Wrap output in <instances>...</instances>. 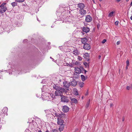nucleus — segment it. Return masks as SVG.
<instances>
[{"instance_id": "obj_46", "label": "nucleus", "mask_w": 132, "mask_h": 132, "mask_svg": "<svg viewBox=\"0 0 132 132\" xmlns=\"http://www.w3.org/2000/svg\"><path fill=\"white\" fill-rule=\"evenodd\" d=\"M130 19L132 20V15L130 17Z\"/></svg>"}, {"instance_id": "obj_29", "label": "nucleus", "mask_w": 132, "mask_h": 132, "mask_svg": "<svg viewBox=\"0 0 132 132\" xmlns=\"http://www.w3.org/2000/svg\"><path fill=\"white\" fill-rule=\"evenodd\" d=\"M126 88L127 90H129L131 88V87L128 86Z\"/></svg>"}, {"instance_id": "obj_57", "label": "nucleus", "mask_w": 132, "mask_h": 132, "mask_svg": "<svg viewBox=\"0 0 132 132\" xmlns=\"http://www.w3.org/2000/svg\"><path fill=\"white\" fill-rule=\"evenodd\" d=\"M2 72V71H0V72Z\"/></svg>"}, {"instance_id": "obj_31", "label": "nucleus", "mask_w": 132, "mask_h": 132, "mask_svg": "<svg viewBox=\"0 0 132 132\" xmlns=\"http://www.w3.org/2000/svg\"><path fill=\"white\" fill-rule=\"evenodd\" d=\"M75 64L76 65H80V64L79 62L76 61L75 63Z\"/></svg>"}, {"instance_id": "obj_52", "label": "nucleus", "mask_w": 132, "mask_h": 132, "mask_svg": "<svg viewBox=\"0 0 132 132\" xmlns=\"http://www.w3.org/2000/svg\"><path fill=\"white\" fill-rule=\"evenodd\" d=\"M0 7H1V8H2V7L1 5H0Z\"/></svg>"}, {"instance_id": "obj_18", "label": "nucleus", "mask_w": 132, "mask_h": 132, "mask_svg": "<svg viewBox=\"0 0 132 132\" xmlns=\"http://www.w3.org/2000/svg\"><path fill=\"white\" fill-rule=\"evenodd\" d=\"M81 77L82 81H84L85 80L87 79V76H86V77H85L84 75H81Z\"/></svg>"}, {"instance_id": "obj_53", "label": "nucleus", "mask_w": 132, "mask_h": 132, "mask_svg": "<svg viewBox=\"0 0 132 132\" xmlns=\"http://www.w3.org/2000/svg\"><path fill=\"white\" fill-rule=\"evenodd\" d=\"M43 89H42V92H43Z\"/></svg>"}, {"instance_id": "obj_16", "label": "nucleus", "mask_w": 132, "mask_h": 132, "mask_svg": "<svg viewBox=\"0 0 132 132\" xmlns=\"http://www.w3.org/2000/svg\"><path fill=\"white\" fill-rule=\"evenodd\" d=\"M61 90L62 91V92L63 93H64L66 94H67V93L68 92V91H69V89L68 88H67V89H64L62 88L61 89Z\"/></svg>"}, {"instance_id": "obj_13", "label": "nucleus", "mask_w": 132, "mask_h": 132, "mask_svg": "<svg viewBox=\"0 0 132 132\" xmlns=\"http://www.w3.org/2000/svg\"><path fill=\"white\" fill-rule=\"evenodd\" d=\"M69 108L67 106H63L62 110L63 112H66L69 111Z\"/></svg>"}, {"instance_id": "obj_59", "label": "nucleus", "mask_w": 132, "mask_h": 132, "mask_svg": "<svg viewBox=\"0 0 132 132\" xmlns=\"http://www.w3.org/2000/svg\"><path fill=\"white\" fill-rule=\"evenodd\" d=\"M51 27H53V26H51Z\"/></svg>"}, {"instance_id": "obj_49", "label": "nucleus", "mask_w": 132, "mask_h": 132, "mask_svg": "<svg viewBox=\"0 0 132 132\" xmlns=\"http://www.w3.org/2000/svg\"><path fill=\"white\" fill-rule=\"evenodd\" d=\"M130 5H132V1H131V2L130 3Z\"/></svg>"}, {"instance_id": "obj_35", "label": "nucleus", "mask_w": 132, "mask_h": 132, "mask_svg": "<svg viewBox=\"0 0 132 132\" xmlns=\"http://www.w3.org/2000/svg\"><path fill=\"white\" fill-rule=\"evenodd\" d=\"M119 21H117L115 22V24L116 25H117L118 24Z\"/></svg>"}, {"instance_id": "obj_54", "label": "nucleus", "mask_w": 132, "mask_h": 132, "mask_svg": "<svg viewBox=\"0 0 132 132\" xmlns=\"http://www.w3.org/2000/svg\"><path fill=\"white\" fill-rule=\"evenodd\" d=\"M52 59V61H54V59Z\"/></svg>"}, {"instance_id": "obj_33", "label": "nucleus", "mask_w": 132, "mask_h": 132, "mask_svg": "<svg viewBox=\"0 0 132 132\" xmlns=\"http://www.w3.org/2000/svg\"><path fill=\"white\" fill-rule=\"evenodd\" d=\"M78 59L79 61H81L82 59L81 57L80 56H78Z\"/></svg>"}, {"instance_id": "obj_58", "label": "nucleus", "mask_w": 132, "mask_h": 132, "mask_svg": "<svg viewBox=\"0 0 132 132\" xmlns=\"http://www.w3.org/2000/svg\"><path fill=\"white\" fill-rule=\"evenodd\" d=\"M37 20L38 21H39V20H38V19H37Z\"/></svg>"}, {"instance_id": "obj_50", "label": "nucleus", "mask_w": 132, "mask_h": 132, "mask_svg": "<svg viewBox=\"0 0 132 132\" xmlns=\"http://www.w3.org/2000/svg\"><path fill=\"white\" fill-rule=\"evenodd\" d=\"M38 132H42V131H41V130H39L38 131Z\"/></svg>"}, {"instance_id": "obj_45", "label": "nucleus", "mask_w": 132, "mask_h": 132, "mask_svg": "<svg viewBox=\"0 0 132 132\" xmlns=\"http://www.w3.org/2000/svg\"><path fill=\"white\" fill-rule=\"evenodd\" d=\"M93 2L94 3H95V0H92Z\"/></svg>"}, {"instance_id": "obj_48", "label": "nucleus", "mask_w": 132, "mask_h": 132, "mask_svg": "<svg viewBox=\"0 0 132 132\" xmlns=\"http://www.w3.org/2000/svg\"><path fill=\"white\" fill-rule=\"evenodd\" d=\"M45 132H50L48 130H47Z\"/></svg>"}, {"instance_id": "obj_40", "label": "nucleus", "mask_w": 132, "mask_h": 132, "mask_svg": "<svg viewBox=\"0 0 132 132\" xmlns=\"http://www.w3.org/2000/svg\"><path fill=\"white\" fill-rule=\"evenodd\" d=\"M101 56L100 55H99L98 56V58L99 59H100L101 57Z\"/></svg>"}, {"instance_id": "obj_24", "label": "nucleus", "mask_w": 132, "mask_h": 132, "mask_svg": "<svg viewBox=\"0 0 132 132\" xmlns=\"http://www.w3.org/2000/svg\"><path fill=\"white\" fill-rule=\"evenodd\" d=\"M79 86L81 87H82L84 84V83L83 82H81L79 83Z\"/></svg>"}, {"instance_id": "obj_9", "label": "nucleus", "mask_w": 132, "mask_h": 132, "mask_svg": "<svg viewBox=\"0 0 132 132\" xmlns=\"http://www.w3.org/2000/svg\"><path fill=\"white\" fill-rule=\"evenodd\" d=\"M70 85L73 86H75L77 85V82L76 80H73L72 81L70 82Z\"/></svg>"}, {"instance_id": "obj_28", "label": "nucleus", "mask_w": 132, "mask_h": 132, "mask_svg": "<svg viewBox=\"0 0 132 132\" xmlns=\"http://www.w3.org/2000/svg\"><path fill=\"white\" fill-rule=\"evenodd\" d=\"M6 3H3L1 5L2 6V7H6V6L5 5H6Z\"/></svg>"}, {"instance_id": "obj_30", "label": "nucleus", "mask_w": 132, "mask_h": 132, "mask_svg": "<svg viewBox=\"0 0 132 132\" xmlns=\"http://www.w3.org/2000/svg\"><path fill=\"white\" fill-rule=\"evenodd\" d=\"M74 94L75 95H78V92L77 90L75 91L74 92Z\"/></svg>"}, {"instance_id": "obj_43", "label": "nucleus", "mask_w": 132, "mask_h": 132, "mask_svg": "<svg viewBox=\"0 0 132 132\" xmlns=\"http://www.w3.org/2000/svg\"><path fill=\"white\" fill-rule=\"evenodd\" d=\"M85 72L84 73L85 74H86V72H87V71H86L85 70H84Z\"/></svg>"}, {"instance_id": "obj_2", "label": "nucleus", "mask_w": 132, "mask_h": 132, "mask_svg": "<svg viewBox=\"0 0 132 132\" xmlns=\"http://www.w3.org/2000/svg\"><path fill=\"white\" fill-rule=\"evenodd\" d=\"M92 17L89 15L86 16L85 19V21L87 22H91L92 20Z\"/></svg>"}, {"instance_id": "obj_3", "label": "nucleus", "mask_w": 132, "mask_h": 132, "mask_svg": "<svg viewBox=\"0 0 132 132\" xmlns=\"http://www.w3.org/2000/svg\"><path fill=\"white\" fill-rule=\"evenodd\" d=\"M55 94L56 96H61L62 95V93L61 90H56L55 92Z\"/></svg>"}, {"instance_id": "obj_1", "label": "nucleus", "mask_w": 132, "mask_h": 132, "mask_svg": "<svg viewBox=\"0 0 132 132\" xmlns=\"http://www.w3.org/2000/svg\"><path fill=\"white\" fill-rule=\"evenodd\" d=\"M69 99L68 97L63 95L61 96V101L63 102L67 103L68 102Z\"/></svg>"}, {"instance_id": "obj_25", "label": "nucleus", "mask_w": 132, "mask_h": 132, "mask_svg": "<svg viewBox=\"0 0 132 132\" xmlns=\"http://www.w3.org/2000/svg\"><path fill=\"white\" fill-rule=\"evenodd\" d=\"M17 3L15 2H13L11 3V5L13 7H14L17 5Z\"/></svg>"}, {"instance_id": "obj_11", "label": "nucleus", "mask_w": 132, "mask_h": 132, "mask_svg": "<svg viewBox=\"0 0 132 132\" xmlns=\"http://www.w3.org/2000/svg\"><path fill=\"white\" fill-rule=\"evenodd\" d=\"M78 7L80 9V10L83 9L85 6L84 4L82 3H79L78 4Z\"/></svg>"}, {"instance_id": "obj_41", "label": "nucleus", "mask_w": 132, "mask_h": 132, "mask_svg": "<svg viewBox=\"0 0 132 132\" xmlns=\"http://www.w3.org/2000/svg\"><path fill=\"white\" fill-rule=\"evenodd\" d=\"M121 0H116L118 2H119L120 1H121Z\"/></svg>"}, {"instance_id": "obj_20", "label": "nucleus", "mask_w": 132, "mask_h": 132, "mask_svg": "<svg viewBox=\"0 0 132 132\" xmlns=\"http://www.w3.org/2000/svg\"><path fill=\"white\" fill-rule=\"evenodd\" d=\"M73 54L75 55H77L79 54L80 52L76 50L73 51Z\"/></svg>"}, {"instance_id": "obj_23", "label": "nucleus", "mask_w": 132, "mask_h": 132, "mask_svg": "<svg viewBox=\"0 0 132 132\" xmlns=\"http://www.w3.org/2000/svg\"><path fill=\"white\" fill-rule=\"evenodd\" d=\"M114 13V11H112L110 12L109 14V17H112L113 15V13Z\"/></svg>"}, {"instance_id": "obj_56", "label": "nucleus", "mask_w": 132, "mask_h": 132, "mask_svg": "<svg viewBox=\"0 0 132 132\" xmlns=\"http://www.w3.org/2000/svg\"><path fill=\"white\" fill-rule=\"evenodd\" d=\"M50 58L51 59H52V57H50Z\"/></svg>"}, {"instance_id": "obj_5", "label": "nucleus", "mask_w": 132, "mask_h": 132, "mask_svg": "<svg viewBox=\"0 0 132 132\" xmlns=\"http://www.w3.org/2000/svg\"><path fill=\"white\" fill-rule=\"evenodd\" d=\"M83 48L84 49L87 50H89L91 48L90 45L88 43L85 44Z\"/></svg>"}, {"instance_id": "obj_14", "label": "nucleus", "mask_w": 132, "mask_h": 132, "mask_svg": "<svg viewBox=\"0 0 132 132\" xmlns=\"http://www.w3.org/2000/svg\"><path fill=\"white\" fill-rule=\"evenodd\" d=\"M82 43L83 44H86V42L87 41V38H81Z\"/></svg>"}, {"instance_id": "obj_39", "label": "nucleus", "mask_w": 132, "mask_h": 132, "mask_svg": "<svg viewBox=\"0 0 132 132\" xmlns=\"http://www.w3.org/2000/svg\"><path fill=\"white\" fill-rule=\"evenodd\" d=\"M27 39H25V40H23V42H27Z\"/></svg>"}, {"instance_id": "obj_55", "label": "nucleus", "mask_w": 132, "mask_h": 132, "mask_svg": "<svg viewBox=\"0 0 132 132\" xmlns=\"http://www.w3.org/2000/svg\"><path fill=\"white\" fill-rule=\"evenodd\" d=\"M100 1H101L102 0H99Z\"/></svg>"}, {"instance_id": "obj_15", "label": "nucleus", "mask_w": 132, "mask_h": 132, "mask_svg": "<svg viewBox=\"0 0 132 132\" xmlns=\"http://www.w3.org/2000/svg\"><path fill=\"white\" fill-rule=\"evenodd\" d=\"M65 114L63 113H60L59 116V117L58 118H65Z\"/></svg>"}, {"instance_id": "obj_37", "label": "nucleus", "mask_w": 132, "mask_h": 132, "mask_svg": "<svg viewBox=\"0 0 132 132\" xmlns=\"http://www.w3.org/2000/svg\"><path fill=\"white\" fill-rule=\"evenodd\" d=\"M120 42H121L120 41H118L117 42V43H116V44H117V45H119V44H120Z\"/></svg>"}, {"instance_id": "obj_22", "label": "nucleus", "mask_w": 132, "mask_h": 132, "mask_svg": "<svg viewBox=\"0 0 132 132\" xmlns=\"http://www.w3.org/2000/svg\"><path fill=\"white\" fill-rule=\"evenodd\" d=\"M64 125H60L59 128V130L60 131H61L63 130L64 128Z\"/></svg>"}, {"instance_id": "obj_21", "label": "nucleus", "mask_w": 132, "mask_h": 132, "mask_svg": "<svg viewBox=\"0 0 132 132\" xmlns=\"http://www.w3.org/2000/svg\"><path fill=\"white\" fill-rule=\"evenodd\" d=\"M71 101L72 103H77L78 102V101L77 100L74 98H73L71 99Z\"/></svg>"}, {"instance_id": "obj_47", "label": "nucleus", "mask_w": 132, "mask_h": 132, "mask_svg": "<svg viewBox=\"0 0 132 132\" xmlns=\"http://www.w3.org/2000/svg\"><path fill=\"white\" fill-rule=\"evenodd\" d=\"M124 120H125L124 118H123V119H122V121H124Z\"/></svg>"}, {"instance_id": "obj_19", "label": "nucleus", "mask_w": 132, "mask_h": 132, "mask_svg": "<svg viewBox=\"0 0 132 132\" xmlns=\"http://www.w3.org/2000/svg\"><path fill=\"white\" fill-rule=\"evenodd\" d=\"M8 108L7 107H4L2 110V112L4 113H6L7 112Z\"/></svg>"}, {"instance_id": "obj_44", "label": "nucleus", "mask_w": 132, "mask_h": 132, "mask_svg": "<svg viewBox=\"0 0 132 132\" xmlns=\"http://www.w3.org/2000/svg\"><path fill=\"white\" fill-rule=\"evenodd\" d=\"M88 94V93L87 92H86V93L85 94V95L86 96Z\"/></svg>"}, {"instance_id": "obj_12", "label": "nucleus", "mask_w": 132, "mask_h": 132, "mask_svg": "<svg viewBox=\"0 0 132 132\" xmlns=\"http://www.w3.org/2000/svg\"><path fill=\"white\" fill-rule=\"evenodd\" d=\"M64 121L62 119L57 118V124L58 125H63Z\"/></svg>"}, {"instance_id": "obj_42", "label": "nucleus", "mask_w": 132, "mask_h": 132, "mask_svg": "<svg viewBox=\"0 0 132 132\" xmlns=\"http://www.w3.org/2000/svg\"><path fill=\"white\" fill-rule=\"evenodd\" d=\"M113 106V104H110V106L111 107H112Z\"/></svg>"}, {"instance_id": "obj_6", "label": "nucleus", "mask_w": 132, "mask_h": 132, "mask_svg": "<svg viewBox=\"0 0 132 132\" xmlns=\"http://www.w3.org/2000/svg\"><path fill=\"white\" fill-rule=\"evenodd\" d=\"M81 69L79 68L78 67H76L75 68V70L76 71V72L77 73H80L81 72V69H82L83 70L84 68H83L81 67Z\"/></svg>"}, {"instance_id": "obj_26", "label": "nucleus", "mask_w": 132, "mask_h": 132, "mask_svg": "<svg viewBox=\"0 0 132 132\" xmlns=\"http://www.w3.org/2000/svg\"><path fill=\"white\" fill-rule=\"evenodd\" d=\"M90 100H89L88 102H87V103L86 104V107L87 108H88L89 107V104L90 103Z\"/></svg>"}, {"instance_id": "obj_10", "label": "nucleus", "mask_w": 132, "mask_h": 132, "mask_svg": "<svg viewBox=\"0 0 132 132\" xmlns=\"http://www.w3.org/2000/svg\"><path fill=\"white\" fill-rule=\"evenodd\" d=\"M90 30V29L89 28L86 27H83L82 29V30L83 31L87 33Z\"/></svg>"}, {"instance_id": "obj_34", "label": "nucleus", "mask_w": 132, "mask_h": 132, "mask_svg": "<svg viewBox=\"0 0 132 132\" xmlns=\"http://www.w3.org/2000/svg\"><path fill=\"white\" fill-rule=\"evenodd\" d=\"M106 40L105 39H104L102 41V43L103 44L104 43L106 42Z\"/></svg>"}, {"instance_id": "obj_8", "label": "nucleus", "mask_w": 132, "mask_h": 132, "mask_svg": "<svg viewBox=\"0 0 132 132\" xmlns=\"http://www.w3.org/2000/svg\"><path fill=\"white\" fill-rule=\"evenodd\" d=\"M53 88L54 89L56 90H61L62 88L61 87L57 85H54L53 86Z\"/></svg>"}, {"instance_id": "obj_27", "label": "nucleus", "mask_w": 132, "mask_h": 132, "mask_svg": "<svg viewBox=\"0 0 132 132\" xmlns=\"http://www.w3.org/2000/svg\"><path fill=\"white\" fill-rule=\"evenodd\" d=\"M24 0H15L18 3H22L24 1Z\"/></svg>"}, {"instance_id": "obj_7", "label": "nucleus", "mask_w": 132, "mask_h": 132, "mask_svg": "<svg viewBox=\"0 0 132 132\" xmlns=\"http://www.w3.org/2000/svg\"><path fill=\"white\" fill-rule=\"evenodd\" d=\"M63 86L67 88H69L70 85V82H69L67 81H64L63 82Z\"/></svg>"}, {"instance_id": "obj_17", "label": "nucleus", "mask_w": 132, "mask_h": 132, "mask_svg": "<svg viewBox=\"0 0 132 132\" xmlns=\"http://www.w3.org/2000/svg\"><path fill=\"white\" fill-rule=\"evenodd\" d=\"M59 114L60 113H59L58 112H57L55 111H54V112H53V115L58 118Z\"/></svg>"}, {"instance_id": "obj_51", "label": "nucleus", "mask_w": 132, "mask_h": 132, "mask_svg": "<svg viewBox=\"0 0 132 132\" xmlns=\"http://www.w3.org/2000/svg\"><path fill=\"white\" fill-rule=\"evenodd\" d=\"M128 66H126V69H128Z\"/></svg>"}, {"instance_id": "obj_38", "label": "nucleus", "mask_w": 132, "mask_h": 132, "mask_svg": "<svg viewBox=\"0 0 132 132\" xmlns=\"http://www.w3.org/2000/svg\"><path fill=\"white\" fill-rule=\"evenodd\" d=\"M84 64L86 66H87V65H88V64L86 62L84 63Z\"/></svg>"}, {"instance_id": "obj_36", "label": "nucleus", "mask_w": 132, "mask_h": 132, "mask_svg": "<svg viewBox=\"0 0 132 132\" xmlns=\"http://www.w3.org/2000/svg\"><path fill=\"white\" fill-rule=\"evenodd\" d=\"M52 131L53 132H57V130L56 129H54L52 130Z\"/></svg>"}, {"instance_id": "obj_4", "label": "nucleus", "mask_w": 132, "mask_h": 132, "mask_svg": "<svg viewBox=\"0 0 132 132\" xmlns=\"http://www.w3.org/2000/svg\"><path fill=\"white\" fill-rule=\"evenodd\" d=\"M86 10L84 9L80 10H79V13L82 16H84V15H86Z\"/></svg>"}, {"instance_id": "obj_32", "label": "nucleus", "mask_w": 132, "mask_h": 132, "mask_svg": "<svg viewBox=\"0 0 132 132\" xmlns=\"http://www.w3.org/2000/svg\"><path fill=\"white\" fill-rule=\"evenodd\" d=\"M126 63L127 64V66H129V61L127 60L126 61Z\"/></svg>"}]
</instances>
